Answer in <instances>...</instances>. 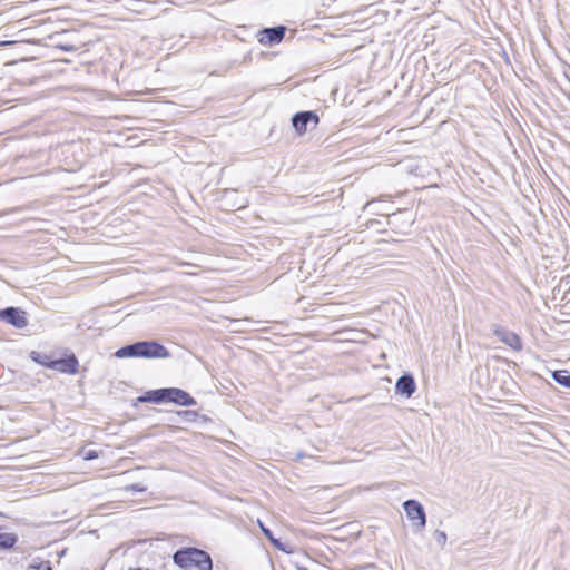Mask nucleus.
I'll use <instances>...</instances> for the list:
<instances>
[{"label":"nucleus","instance_id":"obj_1","mask_svg":"<svg viewBox=\"0 0 570 570\" xmlns=\"http://www.w3.org/2000/svg\"><path fill=\"white\" fill-rule=\"evenodd\" d=\"M174 562L184 570H212L209 554L196 548H186L175 552Z\"/></svg>","mask_w":570,"mask_h":570},{"label":"nucleus","instance_id":"obj_2","mask_svg":"<svg viewBox=\"0 0 570 570\" xmlns=\"http://www.w3.org/2000/svg\"><path fill=\"white\" fill-rule=\"evenodd\" d=\"M115 356L124 357H145V358H167L169 353L167 348L156 342H138L119 348Z\"/></svg>","mask_w":570,"mask_h":570},{"label":"nucleus","instance_id":"obj_3","mask_svg":"<svg viewBox=\"0 0 570 570\" xmlns=\"http://www.w3.org/2000/svg\"><path fill=\"white\" fill-rule=\"evenodd\" d=\"M406 517L419 529H423L426 524V515L423 505L416 500H407L403 503Z\"/></svg>","mask_w":570,"mask_h":570},{"label":"nucleus","instance_id":"obj_4","mask_svg":"<svg viewBox=\"0 0 570 570\" xmlns=\"http://www.w3.org/2000/svg\"><path fill=\"white\" fill-rule=\"evenodd\" d=\"M318 116L313 111H301L293 116L292 124L297 132L302 136L307 131V126L312 124L314 127L318 125Z\"/></svg>","mask_w":570,"mask_h":570},{"label":"nucleus","instance_id":"obj_5","mask_svg":"<svg viewBox=\"0 0 570 570\" xmlns=\"http://www.w3.org/2000/svg\"><path fill=\"white\" fill-rule=\"evenodd\" d=\"M165 402H173L181 406H194L196 404L194 397L177 387L166 389Z\"/></svg>","mask_w":570,"mask_h":570},{"label":"nucleus","instance_id":"obj_6","mask_svg":"<svg viewBox=\"0 0 570 570\" xmlns=\"http://www.w3.org/2000/svg\"><path fill=\"white\" fill-rule=\"evenodd\" d=\"M0 320H3L18 328H23L27 326L26 314L19 308L8 307L3 311H0Z\"/></svg>","mask_w":570,"mask_h":570},{"label":"nucleus","instance_id":"obj_7","mask_svg":"<svg viewBox=\"0 0 570 570\" xmlns=\"http://www.w3.org/2000/svg\"><path fill=\"white\" fill-rule=\"evenodd\" d=\"M494 335L499 337V340L511 347L514 351L522 350L521 338L513 332L502 330L500 327H495L493 331Z\"/></svg>","mask_w":570,"mask_h":570},{"label":"nucleus","instance_id":"obj_8","mask_svg":"<svg viewBox=\"0 0 570 570\" xmlns=\"http://www.w3.org/2000/svg\"><path fill=\"white\" fill-rule=\"evenodd\" d=\"M284 35H285L284 27L267 28L262 31L259 42L264 46L279 43L283 40Z\"/></svg>","mask_w":570,"mask_h":570},{"label":"nucleus","instance_id":"obj_9","mask_svg":"<svg viewBox=\"0 0 570 570\" xmlns=\"http://www.w3.org/2000/svg\"><path fill=\"white\" fill-rule=\"evenodd\" d=\"M78 361L75 356L65 360H56L48 364V367L61 373L75 374L77 372Z\"/></svg>","mask_w":570,"mask_h":570},{"label":"nucleus","instance_id":"obj_10","mask_svg":"<svg viewBox=\"0 0 570 570\" xmlns=\"http://www.w3.org/2000/svg\"><path fill=\"white\" fill-rule=\"evenodd\" d=\"M395 391L399 394L411 396L415 391V382L412 376L403 375L401 376L395 385Z\"/></svg>","mask_w":570,"mask_h":570},{"label":"nucleus","instance_id":"obj_11","mask_svg":"<svg viewBox=\"0 0 570 570\" xmlns=\"http://www.w3.org/2000/svg\"><path fill=\"white\" fill-rule=\"evenodd\" d=\"M166 389H159L147 392L145 395L138 397L139 402H153L161 403L165 402Z\"/></svg>","mask_w":570,"mask_h":570},{"label":"nucleus","instance_id":"obj_12","mask_svg":"<svg viewBox=\"0 0 570 570\" xmlns=\"http://www.w3.org/2000/svg\"><path fill=\"white\" fill-rule=\"evenodd\" d=\"M552 377L560 385L570 389V375L566 371H556L553 372Z\"/></svg>","mask_w":570,"mask_h":570},{"label":"nucleus","instance_id":"obj_13","mask_svg":"<svg viewBox=\"0 0 570 570\" xmlns=\"http://www.w3.org/2000/svg\"><path fill=\"white\" fill-rule=\"evenodd\" d=\"M258 524H259V527H261V529H262L263 533L265 534V537L271 541V543H272L275 548H277L278 550H282V551H284V552H288V551H287V550L282 546V543H281L277 539H275V538L273 537V534H272V532H271V530H269V529L265 528L261 521H258Z\"/></svg>","mask_w":570,"mask_h":570},{"label":"nucleus","instance_id":"obj_14","mask_svg":"<svg viewBox=\"0 0 570 570\" xmlns=\"http://www.w3.org/2000/svg\"><path fill=\"white\" fill-rule=\"evenodd\" d=\"M16 543V537L11 533H0V547L11 548Z\"/></svg>","mask_w":570,"mask_h":570},{"label":"nucleus","instance_id":"obj_15","mask_svg":"<svg viewBox=\"0 0 570 570\" xmlns=\"http://www.w3.org/2000/svg\"><path fill=\"white\" fill-rule=\"evenodd\" d=\"M78 454L83 459V460H92V459H96L98 458V452L92 450V449H81L79 450Z\"/></svg>","mask_w":570,"mask_h":570},{"label":"nucleus","instance_id":"obj_16","mask_svg":"<svg viewBox=\"0 0 570 570\" xmlns=\"http://www.w3.org/2000/svg\"><path fill=\"white\" fill-rule=\"evenodd\" d=\"M32 360L36 361L37 363L46 365L47 367H48V364L50 363L46 355H40L37 353H32Z\"/></svg>","mask_w":570,"mask_h":570},{"label":"nucleus","instance_id":"obj_17","mask_svg":"<svg viewBox=\"0 0 570 570\" xmlns=\"http://www.w3.org/2000/svg\"><path fill=\"white\" fill-rule=\"evenodd\" d=\"M445 541H446V534L444 532H439L438 533V542L441 544H444Z\"/></svg>","mask_w":570,"mask_h":570},{"label":"nucleus","instance_id":"obj_18","mask_svg":"<svg viewBox=\"0 0 570 570\" xmlns=\"http://www.w3.org/2000/svg\"><path fill=\"white\" fill-rule=\"evenodd\" d=\"M127 489H128V490L130 489V490H132V491H138V492H142V491H145V487L139 485V484H134V485H131V487H129V488H127Z\"/></svg>","mask_w":570,"mask_h":570},{"label":"nucleus","instance_id":"obj_19","mask_svg":"<svg viewBox=\"0 0 570 570\" xmlns=\"http://www.w3.org/2000/svg\"><path fill=\"white\" fill-rule=\"evenodd\" d=\"M35 570H51L49 564H40L35 568Z\"/></svg>","mask_w":570,"mask_h":570},{"label":"nucleus","instance_id":"obj_20","mask_svg":"<svg viewBox=\"0 0 570 570\" xmlns=\"http://www.w3.org/2000/svg\"><path fill=\"white\" fill-rule=\"evenodd\" d=\"M11 43H12L11 41H4V42H2L1 45H2V46H7V45H11Z\"/></svg>","mask_w":570,"mask_h":570}]
</instances>
